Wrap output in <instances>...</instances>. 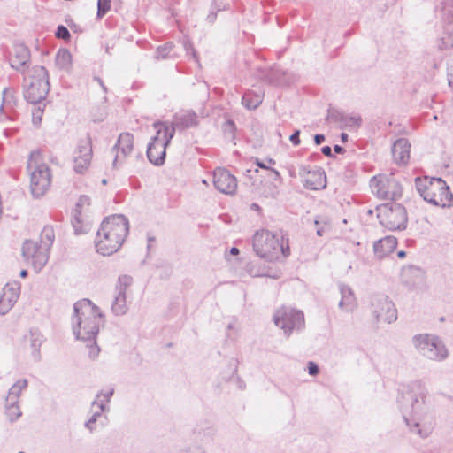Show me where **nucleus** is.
I'll return each instance as SVG.
<instances>
[{"mask_svg":"<svg viewBox=\"0 0 453 453\" xmlns=\"http://www.w3.org/2000/svg\"><path fill=\"white\" fill-rule=\"evenodd\" d=\"M426 389L420 380H414L403 386L399 403L402 410L407 412L410 409L411 419L404 416L406 425L411 431L422 438H426L433 431L434 421L427 412L425 404Z\"/></svg>","mask_w":453,"mask_h":453,"instance_id":"nucleus-1","label":"nucleus"},{"mask_svg":"<svg viewBox=\"0 0 453 453\" xmlns=\"http://www.w3.org/2000/svg\"><path fill=\"white\" fill-rule=\"evenodd\" d=\"M73 332L76 339L88 342L89 357L95 358L98 356L100 349L96 342V337L104 324V314L99 307L89 299H81L73 305Z\"/></svg>","mask_w":453,"mask_h":453,"instance_id":"nucleus-2","label":"nucleus"},{"mask_svg":"<svg viewBox=\"0 0 453 453\" xmlns=\"http://www.w3.org/2000/svg\"><path fill=\"white\" fill-rule=\"evenodd\" d=\"M129 231V224L123 215L107 217L101 223L95 240L96 251L110 256L123 244Z\"/></svg>","mask_w":453,"mask_h":453,"instance_id":"nucleus-3","label":"nucleus"},{"mask_svg":"<svg viewBox=\"0 0 453 453\" xmlns=\"http://www.w3.org/2000/svg\"><path fill=\"white\" fill-rule=\"evenodd\" d=\"M415 185L419 195L427 203L441 208L452 205L453 195L442 179L418 177L415 179Z\"/></svg>","mask_w":453,"mask_h":453,"instance_id":"nucleus-4","label":"nucleus"},{"mask_svg":"<svg viewBox=\"0 0 453 453\" xmlns=\"http://www.w3.org/2000/svg\"><path fill=\"white\" fill-rule=\"evenodd\" d=\"M24 98L29 104L41 103L46 99L50 84L45 67L36 65L27 70L24 77Z\"/></svg>","mask_w":453,"mask_h":453,"instance_id":"nucleus-5","label":"nucleus"},{"mask_svg":"<svg viewBox=\"0 0 453 453\" xmlns=\"http://www.w3.org/2000/svg\"><path fill=\"white\" fill-rule=\"evenodd\" d=\"M27 169L30 177V190L34 197L42 196L50 184L49 166L42 162L41 151L33 150L27 159Z\"/></svg>","mask_w":453,"mask_h":453,"instance_id":"nucleus-6","label":"nucleus"},{"mask_svg":"<svg viewBox=\"0 0 453 453\" xmlns=\"http://www.w3.org/2000/svg\"><path fill=\"white\" fill-rule=\"evenodd\" d=\"M253 250L256 254L268 261L277 259L280 254L284 257L289 255L288 245L284 247V240L267 231H257L253 236Z\"/></svg>","mask_w":453,"mask_h":453,"instance_id":"nucleus-7","label":"nucleus"},{"mask_svg":"<svg viewBox=\"0 0 453 453\" xmlns=\"http://www.w3.org/2000/svg\"><path fill=\"white\" fill-rule=\"evenodd\" d=\"M154 127L157 128V135L148 145L147 157L155 165H161L165 162L166 146L174 135V127L160 122L155 123Z\"/></svg>","mask_w":453,"mask_h":453,"instance_id":"nucleus-8","label":"nucleus"},{"mask_svg":"<svg viewBox=\"0 0 453 453\" xmlns=\"http://www.w3.org/2000/svg\"><path fill=\"white\" fill-rule=\"evenodd\" d=\"M377 217L380 223L390 231L405 229L407 212L405 208L397 203H388L377 207Z\"/></svg>","mask_w":453,"mask_h":453,"instance_id":"nucleus-9","label":"nucleus"},{"mask_svg":"<svg viewBox=\"0 0 453 453\" xmlns=\"http://www.w3.org/2000/svg\"><path fill=\"white\" fill-rule=\"evenodd\" d=\"M418 351L431 360L441 361L448 357V350L441 340L432 334H418L413 337Z\"/></svg>","mask_w":453,"mask_h":453,"instance_id":"nucleus-10","label":"nucleus"},{"mask_svg":"<svg viewBox=\"0 0 453 453\" xmlns=\"http://www.w3.org/2000/svg\"><path fill=\"white\" fill-rule=\"evenodd\" d=\"M370 186L372 193L380 199L396 200L403 195V188L393 174L374 176Z\"/></svg>","mask_w":453,"mask_h":453,"instance_id":"nucleus-11","label":"nucleus"},{"mask_svg":"<svg viewBox=\"0 0 453 453\" xmlns=\"http://www.w3.org/2000/svg\"><path fill=\"white\" fill-rule=\"evenodd\" d=\"M274 324L280 327L287 335L293 330H301L304 327L303 312L290 307H281L273 315Z\"/></svg>","mask_w":453,"mask_h":453,"instance_id":"nucleus-12","label":"nucleus"},{"mask_svg":"<svg viewBox=\"0 0 453 453\" xmlns=\"http://www.w3.org/2000/svg\"><path fill=\"white\" fill-rule=\"evenodd\" d=\"M92 157V142L88 136H86L77 142L73 150V171L78 174H84L91 165Z\"/></svg>","mask_w":453,"mask_h":453,"instance_id":"nucleus-13","label":"nucleus"},{"mask_svg":"<svg viewBox=\"0 0 453 453\" xmlns=\"http://www.w3.org/2000/svg\"><path fill=\"white\" fill-rule=\"evenodd\" d=\"M372 314L377 321L392 323L397 319V311L393 302L384 295H377L372 300Z\"/></svg>","mask_w":453,"mask_h":453,"instance_id":"nucleus-14","label":"nucleus"},{"mask_svg":"<svg viewBox=\"0 0 453 453\" xmlns=\"http://www.w3.org/2000/svg\"><path fill=\"white\" fill-rule=\"evenodd\" d=\"M24 258L30 263L35 270L41 271L49 259L48 250L42 248L41 243L27 240L22 247Z\"/></svg>","mask_w":453,"mask_h":453,"instance_id":"nucleus-15","label":"nucleus"},{"mask_svg":"<svg viewBox=\"0 0 453 453\" xmlns=\"http://www.w3.org/2000/svg\"><path fill=\"white\" fill-rule=\"evenodd\" d=\"M133 280L128 275L119 277L115 288V296L111 304V311L116 316H122L127 313L128 308L127 304L126 291L131 286Z\"/></svg>","mask_w":453,"mask_h":453,"instance_id":"nucleus-16","label":"nucleus"},{"mask_svg":"<svg viewBox=\"0 0 453 453\" xmlns=\"http://www.w3.org/2000/svg\"><path fill=\"white\" fill-rule=\"evenodd\" d=\"M89 204L90 198L87 196H81L76 203L72 218V226L74 230V234L77 235L86 234L90 231L91 224L83 215L84 207L89 206Z\"/></svg>","mask_w":453,"mask_h":453,"instance_id":"nucleus-17","label":"nucleus"},{"mask_svg":"<svg viewBox=\"0 0 453 453\" xmlns=\"http://www.w3.org/2000/svg\"><path fill=\"white\" fill-rule=\"evenodd\" d=\"M213 185L219 192L233 195L237 188V180L228 170L218 167L213 172Z\"/></svg>","mask_w":453,"mask_h":453,"instance_id":"nucleus-18","label":"nucleus"},{"mask_svg":"<svg viewBox=\"0 0 453 453\" xmlns=\"http://www.w3.org/2000/svg\"><path fill=\"white\" fill-rule=\"evenodd\" d=\"M134 149V135L130 133H122L119 134L113 150L116 155L112 163L114 168L122 165L125 159L132 153Z\"/></svg>","mask_w":453,"mask_h":453,"instance_id":"nucleus-19","label":"nucleus"},{"mask_svg":"<svg viewBox=\"0 0 453 453\" xmlns=\"http://www.w3.org/2000/svg\"><path fill=\"white\" fill-rule=\"evenodd\" d=\"M20 295V283L12 281L7 283L0 296V314L5 315L17 303Z\"/></svg>","mask_w":453,"mask_h":453,"instance_id":"nucleus-20","label":"nucleus"},{"mask_svg":"<svg viewBox=\"0 0 453 453\" xmlns=\"http://www.w3.org/2000/svg\"><path fill=\"white\" fill-rule=\"evenodd\" d=\"M29 59L30 52L28 48L23 43H15L9 57L12 68L21 73H27V64Z\"/></svg>","mask_w":453,"mask_h":453,"instance_id":"nucleus-21","label":"nucleus"},{"mask_svg":"<svg viewBox=\"0 0 453 453\" xmlns=\"http://www.w3.org/2000/svg\"><path fill=\"white\" fill-rule=\"evenodd\" d=\"M307 173L308 177L305 179L304 186L311 190L323 189L326 186V177L325 172L321 169L310 171L306 166L301 168L300 174Z\"/></svg>","mask_w":453,"mask_h":453,"instance_id":"nucleus-22","label":"nucleus"},{"mask_svg":"<svg viewBox=\"0 0 453 453\" xmlns=\"http://www.w3.org/2000/svg\"><path fill=\"white\" fill-rule=\"evenodd\" d=\"M411 144L405 138L397 139L392 145L391 152L394 161L400 165H405L410 159Z\"/></svg>","mask_w":453,"mask_h":453,"instance_id":"nucleus-23","label":"nucleus"},{"mask_svg":"<svg viewBox=\"0 0 453 453\" xmlns=\"http://www.w3.org/2000/svg\"><path fill=\"white\" fill-rule=\"evenodd\" d=\"M339 288L341 293L339 308L343 311L352 312L357 306L353 290L344 284H340Z\"/></svg>","mask_w":453,"mask_h":453,"instance_id":"nucleus-24","label":"nucleus"},{"mask_svg":"<svg viewBox=\"0 0 453 453\" xmlns=\"http://www.w3.org/2000/svg\"><path fill=\"white\" fill-rule=\"evenodd\" d=\"M397 246V240L395 236H386L376 241L373 244V251L377 257L383 258L392 253Z\"/></svg>","mask_w":453,"mask_h":453,"instance_id":"nucleus-25","label":"nucleus"},{"mask_svg":"<svg viewBox=\"0 0 453 453\" xmlns=\"http://www.w3.org/2000/svg\"><path fill=\"white\" fill-rule=\"evenodd\" d=\"M442 31L439 35V47L441 49L453 48V19L442 20Z\"/></svg>","mask_w":453,"mask_h":453,"instance_id":"nucleus-26","label":"nucleus"},{"mask_svg":"<svg viewBox=\"0 0 453 453\" xmlns=\"http://www.w3.org/2000/svg\"><path fill=\"white\" fill-rule=\"evenodd\" d=\"M197 116L193 111H185L176 114L173 119V126L175 127L188 128L197 125Z\"/></svg>","mask_w":453,"mask_h":453,"instance_id":"nucleus-27","label":"nucleus"},{"mask_svg":"<svg viewBox=\"0 0 453 453\" xmlns=\"http://www.w3.org/2000/svg\"><path fill=\"white\" fill-rule=\"evenodd\" d=\"M27 339L29 342L34 359L39 360L40 359L39 349L43 342L42 334L36 330H31L29 332V334L27 336Z\"/></svg>","mask_w":453,"mask_h":453,"instance_id":"nucleus-28","label":"nucleus"},{"mask_svg":"<svg viewBox=\"0 0 453 453\" xmlns=\"http://www.w3.org/2000/svg\"><path fill=\"white\" fill-rule=\"evenodd\" d=\"M27 387V380L21 379L14 383L9 389L6 402L8 403H18L19 397L21 392Z\"/></svg>","mask_w":453,"mask_h":453,"instance_id":"nucleus-29","label":"nucleus"},{"mask_svg":"<svg viewBox=\"0 0 453 453\" xmlns=\"http://www.w3.org/2000/svg\"><path fill=\"white\" fill-rule=\"evenodd\" d=\"M91 408H92V412H93L92 416L85 423V426L90 432H92L95 429L94 425L96 422L97 418H99L102 415V413L105 411V405L103 403V401H101V403H97L96 401H93L92 404H91Z\"/></svg>","mask_w":453,"mask_h":453,"instance_id":"nucleus-30","label":"nucleus"},{"mask_svg":"<svg viewBox=\"0 0 453 453\" xmlns=\"http://www.w3.org/2000/svg\"><path fill=\"white\" fill-rule=\"evenodd\" d=\"M55 240V229L52 226H46L41 232L40 243L49 251Z\"/></svg>","mask_w":453,"mask_h":453,"instance_id":"nucleus-31","label":"nucleus"},{"mask_svg":"<svg viewBox=\"0 0 453 453\" xmlns=\"http://www.w3.org/2000/svg\"><path fill=\"white\" fill-rule=\"evenodd\" d=\"M263 98L259 95H254L251 92H246L242 98V105L248 110L257 109L262 103Z\"/></svg>","mask_w":453,"mask_h":453,"instance_id":"nucleus-32","label":"nucleus"},{"mask_svg":"<svg viewBox=\"0 0 453 453\" xmlns=\"http://www.w3.org/2000/svg\"><path fill=\"white\" fill-rule=\"evenodd\" d=\"M72 66V55L66 49L58 50V68L69 71Z\"/></svg>","mask_w":453,"mask_h":453,"instance_id":"nucleus-33","label":"nucleus"},{"mask_svg":"<svg viewBox=\"0 0 453 453\" xmlns=\"http://www.w3.org/2000/svg\"><path fill=\"white\" fill-rule=\"evenodd\" d=\"M316 233L319 236H323L331 227L330 220L327 217L319 216L314 220Z\"/></svg>","mask_w":453,"mask_h":453,"instance_id":"nucleus-34","label":"nucleus"},{"mask_svg":"<svg viewBox=\"0 0 453 453\" xmlns=\"http://www.w3.org/2000/svg\"><path fill=\"white\" fill-rule=\"evenodd\" d=\"M33 105L31 109L32 120L35 126H39L42 122V117L46 106V104L42 102L31 104Z\"/></svg>","mask_w":453,"mask_h":453,"instance_id":"nucleus-35","label":"nucleus"},{"mask_svg":"<svg viewBox=\"0 0 453 453\" xmlns=\"http://www.w3.org/2000/svg\"><path fill=\"white\" fill-rule=\"evenodd\" d=\"M441 12L442 20H453V0H442L441 2Z\"/></svg>","mask_w":453,"mask_h":453,"instance_id":"nucleus-36","label":"nucleus"},{"mask_svg":"<svg viewBox=\"0 0 453 453\" xmlns=\"http://www.w3.org/2000/svg\"><path fill=\"white\" fill-rule=\"evenodd\" d=\"M174 45L173 42H167L164 45L157 47L156 51L157 59H165L167 58H174V55H171Z\"/></svg>","mask_w":453,"mask_h":453,"instance_id":"nucleus-37","label":"nucleus"},{"mask_svg":"<svg viewBox=\"0 0 453 453\" xmlns=\"http://www.w3.org/2000/svg\"><path fill=\"white\" fill-rule=\"evenodd\" d=\"M5 408H6V415L8 416L9 419L13 422L17 420L21 416V411H19V407L18 405V403H5Z\"/></svg>","mask_w":453,"mask_h":453,"instance_id":"nucleus-38","label":"nucleus"},{"mask_svg":"<svg viewBox=\"0 0 453 453\" xmlns=\"http://www.w3.org/2000/svg\"><path fill=\"white\" fill-rule=\"evenodd\" d=\"M235 130L236 127L233 120L228 119L223 125V132L226 136L229 137V139L234 140L235 137Z\"/></svg>","mask_w":453,"mask_h":453,"instance_id":"nucleus-39","label":"nucleus"},{"mask_svg":"<svg viewBox=\"0 0 453 453\" xmlns=\"http://www.w3.org/2000/svg\"><path fill=\"white\" fill-rule=\"evenodd\" d=\"M111 7V0L97 1V18L101 19Z\"/></svg>","mask_w":453,"mask_h":453,"instance_id":"nucleus-40","label":"nucleus"},{"mask_svg":"<svg viewBox=\"0 0 453 453\" xmlns=\"http://www.w3.org/2000/svg\"><path fill=\"white\" fill-rule=\"evenodd\" d=\"M113 392L114 390L113 388H111L106 393H99L96 395V399L95 401H96L97 403H101V401H103V403L106 406V403L110 402L111 397L113 395Z\"/></svg>","mask_w":453,"mask_h":453,"instance_id":"nucleus-41","label":"nucleus"},{"mask_svg":"<svg viewBox=\"0 0 453 453\" xmlns=\"http://www.w3.org/2000/svg\"><path fill=\"white\" fill-rule=\"evenodd\" d=\"M58 39H63L65 41H68L71 38L69 30L67 29V27L62 25H58Z\"/></svg>","mask_w":453,"mask_h":453,"instance_id":"nucleus-42","label":"nucleus"},{"mask_svg":"<svg viewBox=\"0 0 453 453\" xmlns=\"http://www.w3.org/2000/svg\"><path fill=\"white\" fill-rule=\"evenodd\" d=\"M448 82L449 85L453 88V58L448 65Z\"/></svg>","mask_w":453,"mask_h":453,"instance_id":"nucleus-43","label":"nucleus"},{"mask_svg":"<svg viewBox=\"0 0 453 453\" xmlns=\"http://www.w3.org/2000/svg\"><path fill=\"white\" fill-rule=\"evenodd\" d=\"M319 366L314 362L308 363V372L310 375L315 376L319 373Z\"/></svg>","mask_w":453,"mask_h":453,"instance_id":"nucleus-44","label":"nucleus"},{"mask_svg":"<svg viewBox=\"0 0 453 453\" xmlns=\"http://www.w3.org/2000/svg\"><path fill=\"white\" fill-rule=\"evenodd\" d=\"M299 135H300V131L299 130H296L289 137V140L290 142L295 145V146H298L300 144V139H299Z\"/></svg>","mask_w":453,"mask_h":453,"instance_id":"nucleus-45","label":"nucleus"},{"mask_svg":"<svg viewBox=\"0 0 453 453\" xmlns=\"http://www.w3.org/2000/svg\"><path fill=\"white\" fill-rule=\"evenodd\" d=\"M184 48L186 50V51L188 53L189 51H191V54L193 56L194 58H196V51H195V49L193 48L192 44L190 42L188 41H186L184 42Z\"/></svg>","mask_w":453,"mask_h":453,"instance_id":"nucleus-46","label":"nucleus"},{"mask_svg":"<svg viewBox=\"0 0 453 453\" xmlns=\"http://www.w3.org/2000/svg\"><path fill=\"white\" fill-rule=\"evenodd\" d=\"M321 151H322V153H323L325 156H326V157H334V155H333V153H332V149H331L329 146H325V147H323V148L321 149Z\"/></svg>","mask_w":453,"mask_h":453,"instance_id":"nucleus-47","label":"nucleus"},{"mask_svg":"<svg viewBox=\"0 0 453 453\" xmlns=\"http://www.w3.org/2000/svg\"><path fill=\"white\" fill-rule=\"evenodd\" d=\"M325 141V135L324 134H315L314 136V142L317 145L321 144Z\"/></svg>","mask_w":453,"mask_h":453,"instance_id":"nucleus-48","label":"nucleus"},{"mask_svg":"<svg viewBox=\"0 0 453 453\" xmlns=\"http://www.w3.org/2000/svg\"><path fill=\"white\" fill-rule=\"evenodd\" d=\"M68 26L70 27V28L74 32V33H81V29L80 28L79 26L75 25L73 22H68Z\"/></svg>","mask_w":453,"mask_h":453,"instance_id":"nucleus-49","label":"nucleus"},{"mask_svg":"<svg viewBox=\"0 0 453 453\" xmlns=\"http://www.w3.org/2000/svg\"><path fill=\"white\" fill-rule=\"evenodd\" d=\"M349 121L354 125H360L361 119L359 117H351L349 118Z\"/></svg>","mask_w":453,"mask_h":453,"instance_id":"nucleus-50","label":"nucleus"},{"mask_svg":"<svg viewBox=\"0 0 453 453\" xmlns=\"http://www.w3.org/2000/svg\"><path fill=\"white\" fill-rule=\"evenodd\" d=\"M217 14L215 12H211L207 16V20L210 23H212L216 19Z\"/></svg>","mask_w":453,"mask_h":453,"instance_id":"nucleus-51","label":"nucleus"},{"mask_svg":"<svg viewBox=\"0 0 453 453\" xmlns=\"http://www.w3.org/2000/svg\"><path fill=\"white\" fill-rule=\"evenodd\" d=\"M184 453H205V452L202 449L196 448V449H194L187 450Z\"/></svg>","mask_w":453,"mask_h":453,"instance_id":"nucleus-52","label":"nucleus"},{"mask_svg":"<svg viewBox=\"0 0 453 453\" xmlns=\"http://www.w3.org/2000/svg\"><path fill=\"white\" fill-rule=\"evenodd\" d=\"M277 194L276 187H273L269 193L265 194V196H274Z\"/></svg>","mask_w":453,"mask_h":453,"instance_id":"nucleus-53","label":"nucleus"},{"mask_svg":"<svg viewBox=\"0 0 453 453\" xmlns=\"http://www.w3.org/2000/svg\"><path fill=\"white\" fill-rule=\"evenodd\" d=\"M334 150L336 153H342L344 151V149L342 146H340V145H334Z\"/></svg>","mask_w":453,"mask_h":453,"instance_id":"nucleus-54","label":"nucleus"},{"mask_svg":"<svg viewBox=\"0 0 453 453\" xmlns=\"http://www.w3.org/2000/svg\"><path fill=\"white\" fill-rule=\"evenodd\" d=\"M95 79L98 81V83L100 84V86L102 87V88L104 89V92H106V91H107V88H106V87L104 86V84L103 81H102L100 78H98V77H96Z\"/></svg>","mask_w":453,"mask_h":453,"instance_id":"nucleus-55","label":"nucleus"},{"mask_svg":"<svg viewBox=\"0 0 453 453\" xmlns=\"http://www.w3.org/2000/svg\"><path fill=\"white\" fill-rule=\"evenodd\" d=\"M339 115H340L339 113L330 112V113L328 114V119H337Z\"/></svg>","mask_w":453,"mask_h":453,"instance_id":"nucleus-56","label":"nucleus"},{"mask_svg":"<svg viewBox=\"0 0 453 453\" xmlns=\"http://www.w3.org/2000/svg\"><path fill=\"white\" fill-rule=\"evenodd\" d=\"M230 253H231L232 255H238V254H239V249H237V248H235V247H233V248H231V250H230Z\"/></svg>","mask_w":453,"mask_h":453,"instance_id":"nucleus-57","label":"nucleus"},{"mask_svg":"<svg viewBox=\"0 0 453 453\" xmlns=\"http://www.w3.org/2000/svg\"><path fill=\"white\" fill-rule=\"evenodd\" d=\"M405 256H406V252L404 250H400L397 252V257L399 258H403V257H405Z\"/></svg>","mask_w":453,"mask_h":453,"instance_id":"nucleus-58","label":"nucleus"},{"mask_svg":"<svg viewBox=\"0 0 453 453\" xmlns=\"http://www.w3.org/2000/svg\"><path fill=\"white\" fill-rule=\"evenodd\" d=\"M341 139L343 142H347L348 141V134H345V133H342L341 134Z\"/></svg>","mask_w":453,"mask_h":453,"instance_id":"nucleus-59","label":"nucleus"},{"mask_svg":"<svg viewBox=\"0 0 453 453\" xmlns=\"http://www.w3.org/2000/svg\"><path fill=\"white\" fill-rule=\"evenodd\" d=\"M19 274H20V277L25 278L27 275V270H21Z\"/></svg>","mask_w":453,"mask_h":453,"instance_id":"nucleus-60","label":"nucleus"},{"mask_svg":"<svg viewBox=\"0 0 453 453\" xmlns=\"http://www.w3.org/2000/svg\"><path fill=\"white\" fill-rule=\"evenodd\" d=\"M251 208H252L253 210H256V211H259V210H260L259 205H258V204H257V203H252V204H251Z\"/></svg>","mask_w":453,"mask_h":453,"instance_id":"nucleus-61","label":"nucleus"},{"mask_svg":"<svg viewBox=\"0 0 453 453\" xmlns=\"http://www.w3.org/2000/svg\"><path fill=\"white\" fill-rule=\"evenodd\" d=\"M148 241H149V242H154V241H155V238H154V237H150V236H149V237H148Z\"/></svg>","mask_w":453,"mask_h":453,"instance_id":"nucleus-62","label":"nucleus"},{"mask_svg":"<svg viewBox=\"0 0 453 453\" xmlns=\"http://www.w3.org/2000/svg\"><path fill=\"white\" fill-rule=\"evenodd\" d=\"M258 165H259L260 167H262V168H266V167H265V165L264 164H260V163H259V164H258Z\"/></svg>","mask_w":453,"mask_h":453,"instance_id":"nucleus-63","label":"nucleus"},{"mask_svg":"<svg viewBox=\"0 0 453 453\" xmlns=\"http://www.w3.org/2000/svg\"><path fill=\"white\" fill-rule=\"evenodd\" d=\"M19 453H25V452H23V451H19Z\"/></svg>","mask_w":453,"mask_h":453,"instance_id":"nucleus-64","label":"nucleus"}]
</instances>
